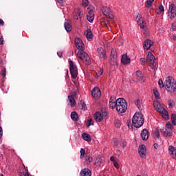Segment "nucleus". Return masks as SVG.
Masks as SVG:
<instances>
[{"label":"nucleus","mask_w":176,"mask_h":176,"mask_svg":"<svg viewBox=\"0 0 176 176\" xmlns=\"http://www.w3.org/2000/svg\"><path fill=\"white\" fill-rule=\"evenodd\" d=\"M144 116L141 112H136L132 118V124L136 129H140L144 125Z\"/></svg>","instance_id":"1"},{"label":"nucleus","mask_w":176,"mask_h":176,"mask_svg":"<svg viewBox=\"0 0 176 176\" xmlns=\"http://www.w3.org/2000/svg\"><path fill=\"white\" fill-rule=\"evenodd\" d=\"M116 109L118 113H124L127 111V102L123 98L117 99V106Z\"/></svg>","instance_id":"2"},{"label":"nucleus","mask_w":176,"mask_h":176,"mask_svg":"<svg viewBox=\"0 0 176 176\" xmlns=\"http://www.w3.org/2000/svg\"><path fill=\"white\" fill-rule=\"evenodd\" d=\"M165 87L167 91L170 93H174L176 90V81L174 78L168 76L166 78L165 80Z\"/></svg>","instance_id":"3"},{"label":"nucleus","mask_w":176,"mask_h":176,"mask_svg":"<svg viewBox=\"0 0 176 176\" xmlns=\"http://www.w3.org/2000/svg\"><path fill=\"white\" fill-rule=\"evenodd\" d=\"M155 61H156V58L152 54V52H149L148 53V55L146 56V63L148 64L149 67L151 68V69H154V71H156L157 69V63H155Z\"/></svg>","instance_id":"4"},{"label":"nucleus","mask_w":176,"mask_h":176,"mask_svg":"<svg viewBox=\"0 0 176 176\" xmlns=\"http://www.w3.org/2000/svg\"><path fill=\"white\" fill-rule=\"evenodd\" d=\"M77 56L80 60H82V61H83L84 64H85L86 65H90V56H89V54L85 52V51H78L77 53Z\"/></svg>","instance_id":"5"},{"label":"nucleus","mask_w":176,"mask_h":176,"mask_svg":"<svg viewBox=\"0 0 176 176\" xmlns=\"http://www.w3.org/2000/svg\"><path fill=\"white\" fill-rule=\"evenodd\" d=\"M69 65L72 79H76L78 78V67L76 65L74 64L72 60H69Z\"/></svg>","instance_id":"6"},{"label":"nucleus","mask_w":176,"mask_h":176,"mask_svg":"<svg viewBox=\"0 0 176 176\" xmlns=\"http://www.w3.org/2000/svg\"><path fill=\"white\" fill-rule=\"evenodd\" d=\"M116 63H118V52H116V49H112L111 52L110 64H111V65H116Z\"/></svg>","instance_id":"7"},{"label":"nucleus","mask_w":176,"mask_h":176,"mask_svg":"<svg viewBox=\"0 0 176 176\" xmlns=\"http://www.w3.org/2000/svg\"><path fill=\"white\" fill-rule=\"evenodd\" d=\"M168 16L170 19H175L176 17V6L173 3L169 6Z\"/></svg>","instance_id":"8"},{"label":"nucleus","mask_w":176,"mask_h":176,"mask_svg":"<svg viewBox=\"0 0 176 176\" xmlns=\"http://www.w3.org/2000/svg\"><path fill=\"white\" fill-rule=\"evenodd\" d=\"M75 45L77 49L80 50V52H83V50L85 49V44L83 43V41H82V38H75Z\"/></svg>","instance_id":"9"},{"label":"nucleus","mask_w":176,"mask_h":176,"mask_svg":"<svg viewBox=\"0 0 176 176\" xmlns=\"http://www.w3.org/2000/svg\"><path fill=\"white\" fill-rule=\"evenodd\" d=\"M138 152L140 157L145 159L146 157V147L144 144L139 146Z\"/></svg>","instance_id":"10"},{"label":"nucleus","mask_w":176,"mask_h":176,"mask_svg":"<svg viewBox=\"0 0 176 176\" xmlns=\"http://www.w3.org/2000/svg\"><path fill=\"white\" fill-rule=\"evenodd\" d=\"M92 97L96 100H98L101 97V91L98 87H95L91 91Z\"/></svg>","instance_id":"11"},{"label":"nucleus","mask_w":176,"mask_h":176,"mask_svg":"<svg viewBox=\"0 0 176 176\" xmlns=\"http://www.w3.org/2000/svg\"><path fill=\"white\" fill-rule=\"evenodd\" d=\"M98 53L100 58L107 60V52H105V50H104V48L102 47L98 48Z\"/></svg>","instance_id":"12"},{"label":"nucleus","mask_w":176,"mask_h":176,"mask_svg":"<svg viewBox=\"0 0 176 176\" xmlns=\"http://www.w3.org/2000/svg\"><path fill=\"white\" fill-rule=\"evenodd\" d=\"M153 106L155 109H156V111H157V112H159L160 113H161V112H162L165 109L162 106V104H160V102H159V101L157 102H153Z\"/></svg>","instance_id":"13"},{"label":"nucleus","mask_w":176,"mask_h":176,"mask_svg":"<svg viewBox=\"0 0 176 176\" xmlns=\"http://www.w3.org/2000/svg\"><path fill=\"white\" fill-rule=\"evenodd\" d=\"M153 46V41H152L151 39H147L144 41L143 47L146 50H148V49H151V47Z\"/></svg>","instance_id":"14"},{"label":"nucleus","mask_w":176,"mask_h":176,"mask_svg":"<svg viewBox=\"0 0 176 176\" xmlns=\"http://www.w3.org/2000/svg\"><path fill=\"white\" fill-rule=\"evenodd\" d=\"M74 14V19L75 20H79V19H82V16H83V13L82 12L80 9H76Z\"/></svg>","instance_id":"15"},{"label":"nucleus","mask_w":176,"mask_h":176,"mask_svg":"<svg viewBox=\"0 0 176 176\" xmlns=\"http://www.w3.org/2000/svg\"><path fill=\"white\" fill-rule=\"evenodd\" d=\"M141 137L143 140V141H147L148 138H149V132L148 131V129H144L142 130L141 133Z\"/></svg>","instance_id":"16"},{"label":"nucleus","mask_w":176,"mask_h":176,"mask_svg":"<svg viewBox=\"0 0 176 176\" xmlns=\"http://www.w3.org/2000/svg\"><path fill=\"white\" fill-rule=\"evenodd\" d=\"M169 153L173 159L176 160V148L173 146L168 147Z\"/></svg>","instance_id":"17"},{"label":"nucleus","mask_w":176,"mask_h":176,"mask_svg":"<svg viewBox=\"0 0 176 176\" xmlns=\"http://www.w3.org/2000/svg\"><path fill=\"white\" fill-rule=\"evenodd\" d=\"M87 19L89 23H93L94 21V11L93 10H90L87 14Z\"/></svg>","instance_id":"18"},{"label":"nucleus","mask_w":176,"mask_h":176,"mask_svg":"<svg viewBox=\"0 0 176 176\" xmlns=\"http://www.w3.org/2000/svg\"><path fill=\"white\" fill-rule=\"evenodd\" d=\"M131 61V59H130V58L127 56V54L122 55L121 58L122 64H124V65L130 64Z\"/></svg>","instance_id":"19"},{"label":"nucleus","mask_w":176,"mask_h":176,"mask_svg":"<svg viewBox=\"0 0 176 176\" xmlns=\"http://www.w3.org/2000/svg\"><path fill=\"white\" fill-rule=\"evenodd\" d=\"M138 16L140 17V19L137 21L138 25H140V28H142V30H146V23H144V21H141V16H140V14H138L136 19H138Z\"/></svg>","instance_id":"20"},{"label":"nucleus","mask_w":176,"mask_h":176,"mask_svg":"<svg viewBox=\"0 0 176 176\" xmlns=\"http://www.w3.org/2000/svg\"><path fill=\"white\" fill-rule=\"evenodd\" d=\"M160 131L162 134L164 135V137H171V135H173V132L168 131V130H167L166 128L161 129Z\"/></svg>","instance_id":"21"},{"label":"nucleus","mask_w":176,"mask_h":176,"mask_svg":"<svg viewBox=\"0 0 176 176\" xmlns=\"http://www.w3.org/2000/svg\"><path fill=\"white\" fill-rule=\"evenodd\" d=\"M94 118L96 122H101L104 118L102 117V114L100 112H96L94 115Z\"/></svg>","instance_id":"22"},{"label":"nucleus","mask_w":176,"mask_h":176,"mask_svg":"<svg viewBox=\"0 0 176 176\" xmlns=\"http://www.w3.org/2000/svg\"><path fill=\"white\" fill-rule=\"evenodd\" d=\"M81 176H91V170L89 168H84L80 171Z\"/></svg>","instance_id":"23"},{"label":"nucleus","mask_w":176,"mask_h":176,"mask_svg":"<svg viewBox=\"0 0 176 176\" xmlns=\"http://www.w3.org/2000/svg\"><path fill=\"white\" fill-rule=\"evenodd\" d=\"M82 138L85 141H87V142H90V141H91V136L90 135H89V133H83L82 134Z\"/></svg>","instance_id":"24"},{"label":"nucleus","mask_w":176,"mask_h":176,"mask_svg":"<svg viewBox=\"0 0 176 176\" xmlns=\"http://www.w3.org/2000/svg\"><path fill=\"white\" fill-rule=\"evenodd\" d=\"M68 100L70 102V105L72 107H75L76 105V102L75 101V98H74V96L71 95L68 96Z\"/></svg>","instance_id":"25"},{"label":"nucleus","mask_w":176,"mask_h":176,"mask_svg":"<svg viewBox=\"0 0 176 176\" xmlns=\"http://www.w3.org/2000/svg\"><path fill=\"white\" fill-rule=\"evenodd\" d=\"M85 36L87 39H92L93 38V32H91V30L88 29L85 32Z\"/></svg>","instance_id":"26"},{"label":"nucleus","mask_w":176,"mask_h":176,"mask_svg":"<svg viewBox=\"0 0 176 176\" xmlns=\"http://www.w3.org/2000/svg\"><path fill=\"white\" fill-rule=\"evenodd\" d=\"M102 12L104 16H108L111 13V8L108 7H103L102 8Z\"/></svg>","instance_id":"27"},{"label":"nucleus","mask_w":176,"mask_h":176,"mask_svg":"<svg viewBox=\"0 0 176 176\" xmlns=\"http://www.w3.org/2000/svg\"><path fill=\"white\" fill-rule=\"evenodd\" d=\"M71 118L72 119V120H74V122H78V113H76V111H72L71 113Z\"/></svg>","instance_id":"28"},{"label":"nucleus","mask_w":176,"mask_h":176,"mask_svg":"<svg viewBox=\"0 0 176 176\" xmlns=\"http://www.w3.org/2000/svg\"><path fill=\"white\" fill-rule=\"evenodd\" d=\"M65 29L66 30V31L67 32H69L72 31V25H71V24H69V23L65 22Z\"/></svg>","instance_id":"29"},{"label":"nucleus","mask_w":176,"mask_h":176,"mask_svg":"<svg viewBox=\"0 0 176 176\" xmlns=\"http://www.w3.org/2000/svg\"><path fill=\"white\" fill-rule=\"evenodd\" d=\"M153 2H155V1L147 0L145 3V8H147V9L152 8V3H153Z\"/></svg>","instance_id":"30"},{"label":"nucleus","mask_w":176,"mask_h":176,"mask_svg":"<svg viewBox=\"0 0 176 176\" xmlns=\"http://www.w3.org/2000/svg\"><path fill=\"white\" fill-rule=\"evenodd\" d=\"M162 12H164V7L160 6V8L155 10V13L157 14H162Z\"/></svg>","instance_id":"31"},{"label":"nucleus","mask_w":176,"mask_h":176,"mask_svg":"<svg viewBox=\"0 0 176 176\" xmlns=\"http://www.w3.org/2000/svg\"><path fill=\"white\" fill-rule=\"evenodd\" d=\"M160 113L164 119H168V111H167L166 109Z\"/></svg>","instance_id":"32"},{"label":"nucleus","mask_w":176,"mask_h":176,"mask_svg":"<svg viewBox=\"0 0 176 176\" xmlns=\"http://www.w3.org/2000/svg\"><path fill=\"white\" fill-rule=\"evenodd\" d=\"M101 163H102V159H101L100 157H98L95 160L96 165L100 167V166H101Z\"/></svg>","instance_id":"33"},{"label":"nucleus","mask_w":176,"mask_h":176,"mask_svg":"<svg viewBox=\"0 0 176 176\" xmlns=\"http://www.w3.org/2000/svg\"><path fill=\"white\" fill-rule=\"evenodd\" d=\"M153 91L154 93V96H155V98H157V99L160 98V94H159V91H157V89L154 88L153 89Z\"/></svg>","instance_id":"34"},{"label":"nucleus","mask_w":176,"mask_h":176,"mask_svg":"<svg viewBox=\"0 0 176 176\" xmlns=\"http://www.w3.org/2000/svg\"><path fill=\"white\" fill-rule=\"evenodd\" d=\"M170 119H171V122L173 124V126H176V115L174 113H172Z\"/></svg>","instance_id":"35"},{"label":"nucleus","mask_w":176,"mask_h":176,"mask_svg":"<svg viewBox=\"0 0 176 176\" xmlns=\"http://www.w3.org/2000/svg\"><path fill=\"white\" fill-rule=\"evenodd\" d=\"M135 105L138 107V109H142V108L141 107V104H142V101L140 99H138L135 102Z\"/></svg>","instance_id":"36"},{"label":"nucleus","mask_w":176,"mask_h":176,"mask_svg":"<svg viewBox=\"0 0 176 176\" xmlns=\"http://www.w3.org/2000/svg\"><path fill=\"white\" fill-rule=\"evenodd\" d=\"M87 127H90V126H94V122L93 121V119L90 118L89 120H87Z\"/></svg>","instance_id":"37"},{"label":"nucleus","mask_w":176,"mask_h":176,"mask_svg":"<svg viewBox=\"0 0 176 176\" xmlns=\"http://www.w3.org/2000/svg\"><path fill=\"white\" fill-rule=\"evenodd\" d=\"M154 138H159L160 137V133L159 132V130L156 129L153 133Z\"/></svg>","instance_id":"38"},{"label":"nucleus","mask_w":176,"mask_h":176,"mask_svg":"<svg viewBox=\"0 0 176 176\" xmlns=\"http://www.w3.org/2000/svg\"><path fill=\"white\" fill-rule=\"evenodd\" d=\"M117 102H109V108H111V109H115V108H116L117 107Z\"/></svg>","instance_id":"39"},{"label":"nucleus","mask_w":176,"mask_h":176,"mask_svg":"<svg viewBox=\"0 0 176 176\" xmlns=\"http://www.w3.org/2000/svg\"><path fill=\"white\" fill-rule=\"evenodd\" d=\"M158 85H159L160 89H163V87H164V86H166V82L164 84L163 80L162 79H160L158 81Z\"/></svg>","instance_id":"40"},{"label":"nucleus","mask_w":176,"mask_h":176,"mask_svg":"<svg viewBox=\"0 0 176 176\" xmlns=\"http://www.w3.org/2000/svg\"><path fill=\"white\" fill-rule=\"evenodd\" d=\"M80 106L81 109H82L83 111H86V109H87V107H86L85 102H81Z\"/></svg>","instance_id":"41"},{"label":"nucleus","mask_w":176,"mask_h":176,"mask_svg":"<svg viewBox=\"0 0 176 176\" xmlns=\"http://www.w3.org/2000/svg\"><path fill=\"white\" fill-rule=\"evenodd\" d=\"M138 82H140V83H142V82H145V78H144V76H140L139 77L137 78Z\"/></svg>","instance_id":"42"},{"label":"nucleus","mask_w":176,"mask_h":176,"mask_svg":"<svg viewBox=\"0 0 176 176\" xmlns=\"http://www.w3.org/2000/svg\"><path fill=\"white\" fill-rule=\"evenodd\" d=\"M120 145L122 148H126V146H127V142L123 140L122 142H120Z\"/></svg>","instance_id":"43"},{"label":"nucleus","mask_w":176,"mask_h":176,"mask_svg":"<svg viewBox=\"0 0 176 176\" xmlns=\"http://www.w3.org/2000/svg\"><path fill=\"white\" fill-rule=\"evenodd\" d=\"M86 153V151H85V149L81 148L80 149V158L83 159V157H85V154Z\"/></svg>","instance_id":"44"},{"label":"nucleus","mask_w":176,"mask_h":176,"mask_svg":"<svg viewBox=\"0 0 176 176\" xmlns=\"http://www.w3.org/2000/svg\"><path fill=\"white\" fill-rule=\"evenodd\" d=\"M85 161L86 162H89V163H91V162H93V158L90 156H85Z\"/></svg>","instance_id":"45"},{"label":"nucleus","mask_w":176,"mask_h":176,"mask_svg":"<svg viewBox=\"0 0 176 176\" xmlns=\"http://www.w3.org/2000/svg\"><path fill=\"white\" fill-rule=\"evenodd\" d=\"M82 6H85V8H87V6H89V0H82Z\"/></svg>","instance_id":"46"},{"label":"nucleus","mask_w":176,"mask_h":176,"mask_svg":"<svg viewBox=\"0 0 176 176\" xmlns=\"http://www.w3.org/2000/svg\"><path fill=\"white\" fill-rule=\"evenodd\" d=\"M167 129H169V130H173L174 129V126H173V124H171V122H168L166 124Z\"/></svg>","instance_id":"47"},{"label":"nucleus","mask_w":176,"mask_h":176,"mask_svg":"<svg viewBox=\"0 0 176 176\" xmlns=\"http://www.w3.org/2000/svg\"><path fill=\"white\" fill-rule=\"evenodd\" d=\"M175 103L174 102V100H170L168 102V106L173 108V107H175Z\"/></svg>","instance_id":"48"},{"label":"nucleus","mask_w":176,"mask_h":176,"mask_svg":"<svg viewBox=\"0 0 176 176\" xmlns=\"http://www.w3.org/2000/svg\"><path fill=\"white\" fill-rule=\"evenodd\" d=\"M112 144H113V146H118V145H119V142H118V140H116V139H113L112 140Z\"/></svg>","instance_id":"49"},{"label":"nucleus","mask_w":176,"mask_h":176,"mask_svg":"<svg viewBox=\"0 0 176 176\" xmlns=\"http://www.w3.org/2000/svg\"><path fill=\"white\" fill-rule=\"evenodd\" d=\"M1 75L5 78L6 76V68H3L1 70Z\"/></svg>","instance_id":"50"},{"label":"nucleus","mask_w":176,"mask_h":176,"mask_svg":"<svg viewBox=\"0 0 176 176\" xmlns=\"http://www.w3.org/2000/svg\"><path fill=\"white\" fill-rule=\"evenodd\" d=\"M146 61V60H145L144 58H140V64H141L142 65H145Z\"/></svg>","instance_id":"51"},{"label":"nucleus","mask_w":176,"mask_h":176,"mask_svg":"<svg viewBox=\"0 0 176 176\" xmlns=\"http://www.w3.org/2000/svg\"><path fill=\"white\" fill-rule=\"evenodd\" d=\"M102 116H104V117H106L107 116V110H105V109H102Z\"/></svg>","instance_id":"52"},{"label":"nucleus","mask_w":176,"mask_h":176,"mask_svg":"<svg viewBox=\"0 0 176 176\" xmlns=\"http://www.w3.org/2000/svg\"><path fill=\"white\" fill-rule=\"evenodd\" d=\"M113 163V166L114 167H116V168H119L120 167V166H119V163H118V162H114Z\"/></svg>","instance_id":"53"},{"label":"nucleus","mask_w":176,"mask_h":176,"mask_svg":"<svg viewBox=\"0 0 176 176\" xmlns=\"http://www.w3.org/2000/svg\"><path fill=\"white\" fill-rule=\"evenodd\" d=\"M142 75V72L141 71H137L136 72V78H140Z\"/></svg>","instance_id":"54"},{"label":"nucleus","mask_w":176,"mask_h":176,"mask_svg":"<svg viewBox=\"0 0 176 176\" xmlns=\"http://www.w3.org/2000/svg\"><path fill=\"white\" fill-rule=\"evenodd\" d=\"M109 102H116V99L115 98V97L111 96V97L110 98Z\"/></svg>","instance_id":"55"},{"label":"nucleus","mask_w":176,"mask_h":176,"mask_svg":"<svg viewBox=\"0 0 176 176\" xmlns=\"http://www.w3.org/2000/svg\"><path fill=\"white\" fill-rule=\"evenodd\" d=\"M115 126L116 127H117L118 129H119V127H120V122H119L118 121H116L115 122Z\"/></svg>","instance_id":"56"},{"label":"nucleus","mask_w":176,"mask_h":176,"mask_svg":"<svg viewBox=\"0 0 176 176\" xmlns=\"http://www.w3.org/2000/svg\"><path fill=\"white\" fill-rule=\"evenodd\" d=\"M2 135H3V131L2 130V126H0V139L2 138Z\"/></svg>","instance_id":"57"},{"label":"nucleus","mask_w":176,"mask_h":176,"mask_svg":"<svg viewBox=\"0 0 176 176\" xmlns=\"http://www.w3.org/2000/svg\"><path fill=\"white\" fill-rule=\"evenodd\" d=\"M21 176H30V175L27 172L26 173L23 172L21 173Z\"/></svg>","instance_id":"58"},{"label":"nucleus","mask_w":176,"mask_h":176,"mask_svg":"<svg viewBox=\"0 0 176 176\" xmlns=\"http://www.w3.org/2000/svg\"><path fill=\"white\" fill-rule=\"evenodd\" d=\"M109 19H110L111 20H112V19H113V15L112 14L109 13V14H107Z\"/></svg>","instance_id":"59"},{"label":"nucleus","mask_w":176,"mask_h":176,"mask_svg":"<svg viewBox=\"0 0 176 176\" xmlns=\"http://www.w3.org/2000/svg\"><path fill=\"white\" fill-rule=\"evenodd\" d=\"M159 147H160V146L157 143L154 144V148L155 149H159Z\"/></svg>","instance_id":"60"},{"label":"nucleus","mask_w":176,"mask_h":176,"mask_svg":"<svg viewBox=\"0 0 176 176\" xmlns=\"http://www.w3.org/2000/svg\"><path fill=\"white\" fill-rule=\"evenodd\" d=\"M57 54L58 56V57H60L61 58V57H63V52H58Z\"/></svg>","instance_id":"61"},{"label":"nucleus","mask_w":176,"mask_h":176,"mask_svg":"<svg viewBox=\"0 0 176 176\" xmlns=\"http://www.w3.org/2000/svg\"><path fill=\"white\" fill-rule=\"evenodd\" d=\"M110 160H111V162H113V163H115V162H116V160H115V157H113V156H111L110 157Z\"/></svg>","instance_id":"62"},{"label":"nucleus","mask_w":176,"mask_h":176,"mask_svg":"<svg viewBox=\"0 0 176 176\" xmlns=\"http://www.w3.org/2000/svg\"><path fill=\"white\" fill-rule=\"evenodd\" d=\"M0 45H3V36L0 38Z\"/></svg>","instance_id":"63"},{"label":"nucleus","mask_w":176,"mask_h":176,"mask_svg":"<svg viewBox=\"0 0 176 176\" xmlns=\"http://www.w3.org/2000/svg\"><path fill=\"white\" fill-rule=\"evenodd\" d=\"M4 24H5V23L3 22V20L0 19V25L3 26Z\"/></svg>","instance_id":"64"}]
</instances>
